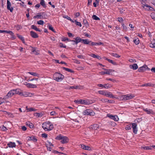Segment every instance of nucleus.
<instances>
[{
  "mask_svg": "<svg viewBox=\"0 0 155 155\" xmlns=\"http://www.w3.org/2000/svg\"><path fill=\"white\" fill-rule=\"evenodd\" d=\"M60 47L61 48H66V46L65 45H64L63 44L61 43H60Z\"/></svg>",
  "mask_w": 155,
  "mask_h": 155,
  "instance_id": "nucleus-54",
  "label": "nucleus"
},
{
  "mask_svg": "<svg viewBox=\"0 0 155 155\" xmlns=\"http://www.w3.org/2000/svg\"><path fill=\"white\" fill-rule=\"evenodd\" d=\"M107 116L113 120L115 121H117L119 120L118 117L116 115H112L109 114Z\"/></svg>",
  "mask_w": 155,
  "mask_h": 155,
  "instance_id": "nucleus-10",
  "label": "nucleus"
},
{
  "mask_svg": "<svg viewBox=\"0 0 155 155\" xmlns=\"http://www.w3.org/2000/svg\"><path fill=\"white\" fill-rule=\"evenodd\" d=\"M34 115L35 116H36V117H42L43 114L41 113H35L34 114Z\"/></svg>",
  "mask_w": 155,
  "mask_h": 155,
  "instance_id": "nucleus-28",
  "label": "nucleus"
},
{
  "mask_svg": "<svg viewBox=\"0 0 155 155\" xmlns=\"http://www.w3.org/2000/svg\"><path fill=\"white\" fill-rule=\"evenodd\" d=\"M82 43L84 44H89L91 42V41H89L87 39H82Z\"/></svg>",
  "mask_w": 155,
  "mask_h": 155,
  "instance_id": "nucleus-22",
  "label": "nucleus"
},
{
  "mask_svg": "<svg viewBox=\"0 0 155 155\" xmlns=\"http://www.w3.org/2000/svg\"><path fill=\"white\" fill-rule=\"evenodd\" d=\"M80 14L79 12H77L75 13V17H77L80 16Z\"/></svg>",
  "mask_w": 155,
  "mask_h": 155,
  "instance_id": "nucleus-63",
  "label": "nucleus"
},
{
  "mask_svg": "<svg viewBox=\"0 0 155 155\" xmlns=\"http://www.w3.org/2000/svg\"><path fill=\"white\" fill-rule=\"evenodd\" d=\"M143 110L147 113L148 114H154L155 113L151 109H148L147 108L144 109Z\"/></svg>",
  "mask_w": 155,
  "mask_h": 155,
  "instance_id": "nucleus-12",
  "label": "nucleus"
},
{
  "mask_svg": "<svg viewBox=\"0 0 155 155\" xmlns=\"http://www.w3.org/2000/svg\"><path fill=\"white\" fill-rule=\"evenodd\" d=\"M1 129L2 130L5 131L7 130L6 127H5L4 125H2Z\"/></svg>",
  "mask_w": 155,
  "mask_h": 155,
  "instance_id": "nucleus-61",
  "label": "nucleus"
},
{
  "mask_svg": "<svg viewBox=\"0 0 155 155\" xmlns=\"http://www.w3.org/2000/svg\"><path fill=\"white\" fill-rule=\"evenodd\" d=\"M26 125L29 127L31 128H33L34 127L33 124L32 123H30V122H28V123H26Z\"/></svg>",
  "mask_w": 155,
  "mask_h": 155,
  "instance_id": "nucleus-35",
  "label": "nucleus"
},
{
  "mask_svg": "<svg viewBox=\"0 0 155 155\" xmlns=\"http://www.w3.org/2000/svg\"><path fill=\"white\" fill-rule=\"evenodd\" d=\"M55 139L59 140H62L61 141V142L62 143H67L69 141V139L68 137L65 136H62L61 135L58 136L55 138Z\"/></svg>",
  "mask_w": 155,
  "mask_h": 155,
  "instance_id": "nucleus-3",
  "label": "nucleus"
},
{
  "mask_svg": "<svg viewBox=\"0 0 155 155\" xmlns=\"http://www.w3.org/2000/svg\"><path fill=\"white\" fill-rule=\"evenodd\" d=\"M142 148H143L144 150H149L151 149V146H146L145 147H142Z\"/></svg>",
  "mask_w": 155,
  "mask_h": 155,
  "instance_id": "nucleus-33",
  "label": "nucleus"
},
{
  "mask_svg": "<svg viewBox=\"0 0 155 155\" xmlns=\"http://www.w3.org/2000/svg\"><path fill=\"white\" fill-rule=\"evenodd\" d=\"M81 148L85 150H89L90 149V148L88 146H87L83 144H81Z\"/></svg>",
  "mask_w": 155,
  "mask_h": 155,
  "instance_id": "nucleus-16",
  "label": "nucleus"
},
{
  "mask_svg": "<svg viewBox=\"0 0 155 155\" xmlns=\"http://www.w3.org/2000/svg\"><path fill=\"white\" fill-rule=\"evenodd\" d=\"M40 4L44 7L46 8V6L45 3V2L44 0H41Z\"/></svg>",
  "mask_w": 155,
  "mask_h": 155,
  "instance_id": "nucleus-29",
  "label": "nucleus"
},
{
  "mask_svg": "<svg viewBox=\"0 0 155 155\" xmlns=\"http://www.w3.org/2000/svg\"><path fill=\"white\" fill-rule=\"evenodd\" d=\"M75 40H71V41L73 42H74V43H73V45L74 44H77L78 43L80 42L81 41H82V39L80 37H77L75 38H74Z\"/></svg>",
  "mask_w": 155,
  "mask_h": 155,
  "instance_id": "nucleus-8",
  "label": "nucleus"
},
{
  "mask_svg": "<svg viewBox=\"0 0 155 155\" xmlns=\"http://www.w3.org/2000/svg\"><path fill=\"white\" fill-rule=\"evenodd\" d=\"M115 102L114 101L112 100H109L107 99V102L108 103H114Z\"/></svg>",
  "mask_w": 155,
  "mask_h": 155,
  "instance_id": "nucleus-50",
  "label": "nucleus"
},
{
  "mask_svg": "<svg viewBox=\"0 0 155 155\" xmlns=\"http://www.w3.org/2000/svg\"><path fill=\"white\" fill-rule=\"evenodd\" d=\"M45 14V13L44 12H42L41 13V15H38L36 16H35L33 17V18H39L40 19H41L44 18V17L42 15H44Z\"/></svg>",
  "mask_w": 155,
  "mask_h": 155,
  "instance_id": "nucleus-14",
  "label": "nucleus"
},
{
  "mask_svg": "<svg viewBox=\"0 0 155 155\" xmlns=\"http://www.w3.org/2000/svg\"><path fill=\"white\" fill-rule=\"evenodd\" d=\"M28 137V140H32L34 142H36L37 141V139L34 136Z\"/></svg>",
  "mask_w": 155,
  "mask_h": 155,
  "instance_id": "nucleus-19",
  "label": "nucleus"
},
{
  "mask_svg": "<svg viewBox=\"0 0 155 155\" xmlns=\"http://www.w3.org/2000/svg\"><path fill=\"white\" fill-rule=\"evenodd\" d=\"M129 61L131 63L134 62H136V61L135 60L132 59H129Z\"/></svg>",
  "mask_w": 155,
  "mask_h": 155,
  "instance_id": "nucleus-62",
  "label": "nucleus"
},
{
  "mask_svg": "<svg viewBox=\"0 0 155 155\" xmlns=\"http://www.w3.org/2000/svg\"><path fill=\"white\" fill-rule=\"evenodd\" d=\"M130 67L131 68H133L134 70H136L138 68V66L136 64H134L132 65H130Z\"/></svg>",
  "mask_w": 155,
  "mask_h": 155,
  "instance_id": "nucleus-17",
  "label": "nucleus"
},
{
  "mask_svg": "<svg viewBox=\"0 0 155 155\" xmlns=\"http://www.w3.org/2000/svg\"><path fill=\"white\" fill-rule=\"evenodd\" d=\"M110 55L114 57L117 58H119L120 57V56L118 55L117 54V53H110Z\"/></svg>",
  "mask_w": 155,
  "mask_h": 155,
  "instance_id": "nucleus-30",
  "label": "nucleus"
},
{
  "mask_svg": "<svg viewBox=\"0 0 155 155\" xmlns=\"http://www.w3.org/2000/svg\"><path fill=\"white\" fill-rule=\"evenodd\" d=\"M48 28L50 30H51L53 32H55L54 29H53V28L52 26L50 25L49 24H48Z\"/></svg>",
  "mask_w": 155,
  "mask_h": 155,
  "instance_id": "nucleus-37",
  "label": "nucleus"
},
{
  "mask_svg": "<svg viewBox=\"0 0 155 155\" xmlns=\"http://www.w3.org/2000/svg\"><path fill=\"white\" fill-rule=\"evenodd\" d=\"M18 37L20 38L21 41H23L24 38L21 35H18Z\"/></svg>",
  "mask_w": 155,
  "mask_h": 155,
  "instance_id": "nucleus-58",
  "label": "nucleus"
},
{
  "mask_svg": "<svg viewBox=\"0 0 155 155\" xmlns=\"http://www.w3.org/2000/svg\"><path fill=\"white\" fill-rule=\"evenodd\" d=\"M103 87H104L106 89H108L110 88V87L109 86V85L107 84H105L104 85V86Z\"/></svg>",
  "mask_w": 155,
  "mask_h": 155,
  "instance_id": "nucleus-49",
  "label": "nucleus"
},
{
  "mask_svg": "<svg viewBox=\"0 0 155 155\" xmlns=\"http://www.w3.org/2000/svg\"><path fill=\"white\" fill-rule=\"evenodd\" d=\"M4 33H7L11 35L12 37L13 38L14 36V35L13 33L11 31H7L4 30Z\"/></svg>",
  "mask_w": 155,
  "mask_h": 155,
  "instance_id": "nucleus-25",
  "label": "nucleus"
},
{
  "mask_svg": "<svg viewBox=\"0 0 155 155\" xmlns=\"http://www.w3.org/2000/svg\"><path fill=\"white\" fill-rule=\"evenodd\" d=\"M29 94L28 93L24 92V93H20V95H23L25 97H27L29 95Z\"/></svg>",
  "mask_w": 155,
  "mask_h": 155,
  "instance_id": "nucleus-44",
  "label": "nucleus"
},
{
  "mask_svg": "<svg viewBox=\"0 0 155 155\" xmlns=\"http://www.w3.org/2000/svg\"><path fill=\"white\" fill-rule=\"evenodd\" d=\"M68 35L69 37H73L74 35H73L70 32H68Z\"/></svg>",
  "mask_w": 155,
  "mask_h": 155,
  "instance_id": "nucleus-52",
  "label": "nucleus"
},
{
  "mask_svg": "<svg viewBox=\"0 0 155 155\" xmlns=\"http://www.w3.org/2000/svg\"><path fill=\"white\" fill-rule=\"evenodd\" d=\"M8 145L10 147L13 148V147H15L16 146L15 143L14 142H10L8 144Z\"/></svg>",
  "mask_w": 155,
  "mask_h": 155,
  "instance_id": "nucleus-21",
  "label": "nucleus"
},
{
  "mask_svg": "<svg viewBox=\"0 0 155 155\" xmlns=\"http://www.w3.org/2000/svg\"><path fill=\"white\" fill-rule=\"evenodd\" d=\"M37 23L38 25H43L44 24V22L42 20H40L37 21Z\"/></svg>",
  "mask_w": 155,
  "mask_h": 155,
  "instance_id": "nucleus-46",
  "label": "nucleus"
},
{
  "mask_svg": "<svg viewBox=\"0 0 155 155\" xmlns=\"http://www.w3.org/2000/svg\"><path fill=\"white\" fill-rule=\"evenodd\" d=\"M150 16L153 19H155V13H152L151 14Z\"/></svg>",
  "mask_w": 155,
  "mask_h": 155,
  "instance_id": "nucleus-48",
  "label": "nucleus"
},
{
  "mask_svg": "<svg viewBox=\"0 0 155 155\" xmlns=\"http://www.w3.org/2000/svg\"><path fill=\"white\" fill-rule=\"evenodd\" d=\"M98 42H92L91 43V45L92 46L97 45H98Z\"/></svg>",
  "mask_w": 155,
  "mask_h": 155,
  "instance_id": "nucleus-55",
  "label": "nucleus"
},
{
  "mask_svg": "<svg viewBox=\"0 0 155 155\" xmlns=\"http://www.w3.org/2000/svg\"><path fill=\"white\" fill-rule=\"evenodd\" d=\"M132 126L131 127L133 128V133L135 134H137V124L135 123H132Z\"/></svg>",
  "mask_w": 155,
  "mask_h": 155,
  "instance_id": "nucleus-9",
  "label": "nucleus"
},
{
  "mask_svg": "<svg viewBox=\"0 0 155 155\" xmlns=\"http://www.w3.org/2000/svg\"><path fill=\"white\" fill-rule=\"evenodd\" d=\"M31 28L37 31H38L39 32L41 31V30L38 28L35 25H34L31 26Z\"/></svg>",
  "mask_w": 155,
  "mask_h": 155,
  "instance_id": "nucleus-26",
  "label": "nucleus"
},
{
  "mask_svg": "<svg viewBox=\"0 0 155 155\" xmlns=\"http://www.w3.org/2000/svg\"><path fill=\"white\" fill-rule=\"evenodd\" d=\"M91 128L94 130H97L99 128V126L97 124H94L93 125L91 126Z\"/></svg>",
  "mask_w": 155,
  "mask_h": 155,
  "instance_id": "nucleus-18",
  "label": "nucleus"
},
{
  "mask_svg": "<svg viewBox=\"0 0 155 155\" xmlns=\"http://www.w3.org/2000/svg\"><path fill=\"white\" fill-rule=\"evenodd\" d=\"M66 40L68 41H71V40H70L68 38H67L65 37H63L62 38V41H65Z\"/></svg>",
  "mask_w": 155,
  "mask_h": 155,
  "instance_id": "nucleus-45",
  "label": "nucleus"
},
{
  "mask_svg": "<svg viewBox=\"0 0 155 155\" xmlns=\"http://www.w3.org/2000/svg\"><path fill=\"white\" fill-rule=\"evenodd\" d=\"M91 55L92 57L94 58H97L99 60L101 59V57L100 56L98 55H96L95 54H91Z\"/></svg>",
  "mask_w": 155,
  "mask_h": 155,
  "instance_id": "nucleus-24",
  "label": "nucleus"
},
{
  "mask_svg": "<svg viewBox=\"0 0 155 155\" xmlns=\"http://www.w3.org/2000/svg\"><path fill=\"white\" fill-rule=\"evenodd\" d=\"M103 70H106V71L105 72V74H110V73L113 71H114V70H112L111 69H106L105 68H103Z\"/></svg>",
  "mask_w": 155,
  "mask_h": 155,
  "instance_id": "nucleus-23",
  "label": "nucleus"
},
{
  "mask_svg": "<svg viewBox=\"0 0 155 155\" xmlns=\"http://www.w3.org/2000/svg\"><path fill=\"white\" fill-rule=\"evenodd\" d=\"M146 86V87H155V84H151L150 83H148L145 84Z\"/></svg>",
  "mask_w": 155,
  "mask_h": 155,
  "instance_id": "nucleus-32",
  "label": "nucleus"
},
{
  "mask_svg": "<svg viewBox=\"0 0 155 155\" xmlns=\"http://www.w3.org/2000/svg\"><path fill=\"white\" fill-rule=\"evenodd\" d=\"M81 87V86H71L69 87V89H80Z\"/></svg>",
  "mask_w": 155,
  "mask_h": 155,
  "instance_id": "nucleus-27",
  "label": "nucleus"
},
{
  "mask_svg": "<svg viewBox=\"0 0 155 155\" xmlns=\"http://www.w3.org/2000/svg\"><path fill=\"white\" fill-rule=\"evenodd\" d=\"M13 90L15 91L14 94H19L20 95V93H21L20 92V90L19 89H16L15 90L14 89Z\"/></svg>",
  "mask_w": 155,
  "mask_h": 155,
  "instance_id": "nucleus-34",
  "label": "nucleus"
},
{
  "mask_svg": "<svg viewBox=\"0 0 155 155\" xmlns=\"http://www.w3.org/2000/svg\"><path fill=\"white\" fill-rule=\"evenodd\" d=\"M79 101H80V104H89L87 101L85 100H80Z\"/></svg>",
  "mask_w": 155,
  "mask_h": 155,
  "instance_id": "nucleus-20",
  "label": "nucleus"
},
{
  "mask_svg": "<svg viewBox=\"0 0 155 155\" xmlns=\"http://www.w3.org/2000/svg\"><path fill=\"white\" fill-rule=\"evenodd\" d=\"M15 91L13 90H11L9 91L8 94L5 96L4 98H8L9 97H11L14 94Z\"/></svg>",
  "mask_w": 155,
  "mask_h": 155,
  "instance_id": "nucleus-6",
  "label": "nucleus"
},
{
  "mask_svg": "<svg viewBox=\"0 0 155 155\" xmlns=\"http://www.w3.org/2000/svg\"><path fill=\"white\" fill-rule=\"evenodd\" d=\"M41 136L43 137L46 138L48 136V135L47 134L45 133L42 134H41Z\"/></svg>",
  "mask_w": 155,
  "mask_h": 155,
  "instance_id": "nucleus-47",
  "label": "nucleus"
},
{
  "mask_svg": "<svg viewBox=\"0 0 155 155\" xmlns=\"http://www.w3.org/2000/svg\"><path fill=\"white\" fill-rule=\"evenodd\" d=\"M30 34L31 36L34 38H37L38 37L37 33L34 31H31Z\"/></svg>",
  "mask_w": 155,
  "mask_h": 155,
  "instance_id": "nucleus-13",
  "label": "nucleus"
},
{
  "mask_svg": "<svg viewBox=\"0 0 155 155\" xmlns=\"http://www.w3.org/2000/svg\"><path fill=\"white\" fill-rule=\"evenodd\" d=\"M126 130H129L131 128V124L127 125L125 128Z\"/></svg>",
  "mask_w": 155,
  "mask_h": 155,
  "instance_id": "nucleus-43",
  "label": "nucleus"
},
{
  "mask_svg": "<svg viewBox=\"0 0 155 155\" xmlns=\"http://www.w3.org/2000/svg\"><path fill=\"white\" fill-rule=\"evenodd\" d=\"M83 23L84 25H85L86 26H89V24L87 20L86 19H84L83 20Z\"/></svg>",
  "mask_w": 155,
  "mask_h": 155,
  "instance_id": "nucleus-39",
  "label": "nucleus"
},
{
  "mask_svg": "<svg viewBox=\"0 0 155 155\" xmlns=\"http://www.w3.org/2000/svg\"><path fill=\"white\" fill-rule=\"evenodd\" d=\"M62 68L64 70H65L67 71L70 72L71 73H73L74 72V71L72 70L71 69L67 68H66L65 67H63Z\"/></svg>",
  "mask_w": 155,
  "mask_h": 155,
  "instance_id": "nucleus-31",
  "label": "nucleus"
},
{
  "mask_svg": "<svg viewBox=\"0 0 155 155\" xmlns=\"http://www.w3.org/2000/svg\"><path fill=\"white\" fill-rule=\"evenodd\" d=\"M27 110H28V111H35V110L32 108H30L29 109H27Z\"/></svg>",
  "mask_w": 155,
  "mask_h": 155,
  "instance_id": "nucleus-53",
  "label": "nucleus"
},
{
  "mask_svg": "<svg viewBox=\"0 0 155 155\" xmlns=\"http://www.w3.org/2000/svg\"><path fill=\"white\" fill-rule=\"evenodd\" d=\"M134 97L132 94H127L121 96L120 98L121 101H126L133 98Z\"/></svg>",
  "mask_w": 155,
  "mask_h": 155,
  "instance_id": "nucleus-4",
  "label": "nucleus"
},
{
  "mask_svg": "<svg viewBox=\"0 0 155 155\" xmlns=\"http://www.w3.org/2000/svg\"><path fill=\"white\" fill-rule=\"evenodd\" d=\"M98 93L102 95H105L106 93V92L104 91H98Z\"/></svg>",
  "mask_w": 155,
  "mask_h": 155,
  "instance_id": "nucleus-42",
  "label": "nucleus"
},
{
  "mask_svg": "<svg viewBox=\"0 0 155 155\" xmlns=\"http://www.w3.org/2000/svg\"><path fill=\"white\" fill-rule=\"evenodd\" d=\"M76 25H78L80 27H81V22H76Z\"/></svg>",
  "mask_w": 155,
  "mask_h": 155,
  "instance_id": "nucleus-64",
  "label": "nucleus"
},
{
  "mask_svg": "<svg viewBox=\"0 0 155 155\" xmlns=\"http://www.w3.org/2000/svg\"><path fill=\"white\" fill-rule=\"evenodd\" d=\"M101 101L103 103H106L107 102V99H102Z\"/></svg>",
  "mask_w": 155,
  "mask_h": 155,
  "instance_id": "nucleus-59",
  "label": "nucleus"
},
{
  "mask_svg": "<svg viewBox=\"0 0 155 155\" xmlns=\"http://www.w3.org/2000/svg\"><path fill=\"white\" fill-rule=\"evenodd\" d=\"M93 18L94 19L96 20H100V19L99 18L97 17L96 15H94L93 16Z\"/></svg>",
  "mask_w": 155,
  "mask_h": 155,
  "instance_id": "nucleus-41",
  "label": "nucleus"
},
{
  "mask_svg": "<svg viewBox=\"0 0 155 155\" xmlns=\"http://www.w3.org/2000/svg\"><path fill=\"white\" fill-rule=\"evenodd\" d=\"M107 61L114 65H116L117 64V63L116 62H114L112 60L108 59Z\"/></svg>",
  "mask_w": 155,
  "mask_h": 155,
  "instance_id": "nucleus-40",
  "label": "nucleus"
},
{
  "mask_svg": "<svg viewBox=\"0 0 155 155\" xmlns=\"http://www.w3.org/2000/svg\"><path fill=\"white\" fill-rule=\"evenodd\" d=\"M63 17L64 18H66L67 19L70 20L71 19L70 18L69 16L67 15H64L63 16Z\"/></svg>",
  "mask_w": 155,
  "mask_h": 155,
  "instance_id": "nucleus-60",
  "label": "nucleus"
},
{
  "mask_svg": "<svg viewBox=\"0 0 155 155\" xmlns=\"http://www.w3.org/2000/svg\"><path fill=\"white\" fill-rule=\"evenodd\" d=\"M84 115H87L94 116L95 114V113L91 110L89 109H86L83 112Z\"/></svg>",
  "mask_w": 155,
  "mask_h": 155,
  "instance_id": "nucleus-5",
  "label": "nucleus"
},
{
  "mask_svg": "<svg viewBox=\"0 0 155 155\" xmlns=\"http://www.w3.org/2000/svg\"><path fill=\"white\" fill-rule=\"evenodd\" d=\"M87 6H89L91 5V3L92 2V0H87Z\"/></svg>",
  "mask_w": 155,
  "mask_h": 155,
  "instance_id": "nucleus-57",
  "label": "nucleus"
},
{
  "mask_svg": "<svg viewBox=\"0 0 155 155\" xmlns=\"http://www.w3.org/2000/svg\"><path fill=\"white\" fill-rule=\"evenodd\" d=\"M7 9L10 10L11 12H12L13 10V8L12 7H11V3L9 0H7Z\"/></svg>",
  "mask_w": 155,
  "mask_h": 155,
  "instance_id": "nucleus-7",
  "label": "nucleus"
},
{
  "mask_svg": "<svg viewBox=\"0 0 155 155\" xmlns=\"http://www.w3.org/2000/svg\"><path fill=\"white\" fill-rule=\"evenodd\" d=\"M50 115L51 116H53L55 115L56 114V113L54 111H52L50 112Z\"/></svg>",
  "mask_w": 155,
  "mask_h": 155,
  "instance_id": "nucleus-56",
  "label": "nucleus"
},
{
  "mask_svg": "<svg viewBox=\"0 0 155 155\" xmlns=\"http://www.w3.org/2000/svg\"><path fill=\"white\" fill-rule=\"evenodd\" d=\"M26 85L27 86V87L29 88H35L37 87V86L36 85L29 83H27L26 84Z\"/></svg>",
  "mask_w": 155,
  "mask_h": 155,
  "instance_id": "nucleus-15",
  "label": "nucleus"
},
{
  "mask_svg": "<svg viewBox=\"0 0 155 155\" xmlns=\"http://www.w3.org/2000/svg\"><path fill=\"white\" fill-rule=\"evenodd\" d=\"M111 93L110 92H107L105 94V96L107 97H110Z\"/></svg>",
  "mask_w": 155,
  "mask_h": 155,
  "instance_id": "nucleus-51",
  "label": "nucleus"
},
{
  "mask_svg": "<svg viewBox=\"0 0 155 155\" xmlns=\"http://www.w3.org/2000/svg\"><path fill=\"white\" fill-rule=\"evenodd\" d=\"M42 127L45 131H47L51 130L54 127L53 124L49 121L43 123Z\"/></svg>",
  "mask_w": 155,
  "mask_h": 155,
  "instance_id": "nucleus-1",
  "label": "nucleus"
},
{
  "mask_svg": "<svg viewBox=\"0 0 155 155\" xmlns=\"http://www.w3.org/2000/svg\"><path fill=\"white\" fill-rule=\"evenodd\" d=\"M53 78L54 80L57 81H61L64 78V75L59 73H56L53 75Z\"/></svg>",
  "mask_w": 155,
  "mask_h": 155,
  "instance_id": "nucleus-2",
  "label": "nucleus"
},
{
  "mask_svg": "<svg viewBox=\"0 0 155 155\" xmlns=\"http://www.w3.org/2000/svg\"><path fill=\"white\" fill-rule=\"evenodd\" d=\"M28 73L34 76H38L39 74H38L36 72H28Z\"/></svg>",
  "mask_w": 155,
  "mask_h": 155,
  "instance_id": "nucleus-38",
  "label": "nucleus"
},
{
  "mask_svg": "<svg viewBox=\"0 0 155 155\" xmlns=\"http://www.w3.org/2000/svg\"><path fill=\"white\" fill-rule=\"evenodd\" d=\"M148 67L147 66L144 65L142 67H140L138 70V71L139 72H143L145 71Z\"/></svg>",
  "mask_w": 155,
  "mask_h": 155,
  "instance_id": "nucleus-11",
  "label": "nucleus"
},
{
  "mask_svg": "<svg viewBox=\"0 0 155 155\" xmlns=\"http://www.w3.org/2000/svg\"><path fill=\"white\" fill-rule=\"evenodd\" d=\"M133 41L134 42L135 44L136 45L138 44L140 42L138 38H137L134 39Z\"/></svg>",
  "mask_w": 155,
  "mask_h": 155,
  "instance_id": "nucleus-36",
  "label": "nucleus"
}]
</instances>
